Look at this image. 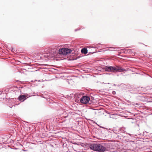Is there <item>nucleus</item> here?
<instances>
[{
  "mask_svg": "<svg viewBox=\"0 0 152 152\" xmlns=\"http://www.w3.org/2000/svg\"><path fill=\"white\" fill-rule=\"evenodd\" d=\"M91 149L99 152H103L107 150V148L99 143H93L90 146Z\"/></svg>",
  "mask_w": 152,
  "mask_h": 152,
  "instance_id": "f257e3e1",
  "label": "nucleus"
},
{
  "mask_svg": "<svg viewBox=\"0 0 152 152\" xmlns=\"http://www.w3.org/2000/svg\"><path fill=\"white\" fill-rule=\"evenodd\" d=\"M104 70L106 72H123L126 71V70L119 66H105Z\"/></svg>",
  "mask_w": 152,
  "mask_h": 152,
  "instance_id": "f03ea898",
  "label": "nucleus"
},
{
  "mask_svg": "<svg viewBox=\"0 0 152 152\" xmlns=\"http://www.w3.org/2000/svg\"><path fill=\"white\" fill-rule=\"evenodd\" d=\"M71 52L72 50L69 49L68 48H62L59 50L58 53L60 54L65 56L70 53Z\"/></svg>",
  "mask_w": 152,
  "mask_h": 152,
  "instance_id": "7ed1b4c3",
  "label": "nucleus"
},
{
  "mask_svg": "<svg viewBox=\"0 0 152 152\" xmlns=\"http://www.w3.org/2000/svg\"><path fill=\"white\" fill-rule=\"evenodd\" d=\"M90 100V97L87 96H82L80 99V102L81 103L86 104L88 103Z\"/></svg>",
  "mask_w": 152,
  "mask_h": 152,
  "instance_id": "20e7f679",
  "label": "nucleus"
},
{
  "mask_svg": "<svg viewBox=\"0 0 152 152\" xmlns=\"http://www.w3.org/2000/svg\"><path fill=\"white\" fill-rule=\"evenodd\" d=\"M18 99L21 102H23L26 99V96L25 95H20L18 97Z\"/></svg>",
  "mask_w": 152,
  "mask_h": 152,
  "instance_id": "39448f33",
  "label": "nucleus"
},
{
  "mask_svg": "<svg viewBox=\"0 0 152 152\" xmlns=\"http://www.w3.org/2000/svg\"><path fill=\"white\" fill-rule=\"evenodd\" d=\"M81 52L83 53L86 54L88 52V50L87 48H84L81 49Z\"/></svg>",
  "mask_w": 152,
  "mask_h": 152,
  "instance_id": "423d86ee",
  "label": "nucleus"
},
{
  "mask_svg": "<svg viewBox=\"0 0 152 152\" xmlns=\"http://www.w3.org/2000/svg\"><path fill=\"white\" fill-rule=\"evenodd\" d=\"M52 52L54 53V52L52 51H51V52H50V53L49 54V55H47L48 57L49 58H53V57H54V54H52Z\"/></svg>",
  "mask_w": 152,
  "mask_h": 152,
  "instance_id": "0eeeda50",
  "label": "nucleus"
},
{
  "mask_svg": "<svg viewBox=\"0 0 152 152\" xmlns=\"http://www.w3.org/2000/svg\"><path fill=\"white\" fill-rule=\"evenodd\" d=\"M111 48L112 49L111 50H113V49H116V50H119V49H120V48Z\"/></svg>",
  "mask_w": 152,
  "mask_h": 152,
  "instance_id": "6e6552de",
  "label": "nucleus"
},
{
  "mask_svg": "<svg viewBox=\"0 0 152 152\" xmlns=\"http://www.w3.org/2000/svg\"><path fill=\"white\" fill-rule=\"evenodd\" d=\"M140 88H138V89H139ZM138 89V88H134V89H133V90L134 91H137V90Z\"/></svg>",
  "mask_w": 152,
  "mask_h": 152,
  "instance_id": "1a4fd4ad",
  "label": "nucleus"
},
{
  "mask_svg": "<svg viewBox=\"0 0 152 152\" xmlns=\"http://www.w3.org/2000/svg\"><path fill=\"white\" fill-rule=\"evenodd\" d=\"M112 94L113 95H115L116 94V92L115 91H112Z\"/></svg>",
  "mask_w": 152,
  "mask_h": 152,
  "instance_id": "9d476101",
  "label": "nucleus"
},
{
  "mask_svg": "<svg viewBox=\"0 0 152 152\" xmlns=\"http://www.w3.org/2000/svg\"><path fill=\"white\" fill-rule=\"evenodd\" d=\"M127 51H129V53L130 52H131V51H132V50L131 49H128Z\"/></svg>",
  "mask_w": 152,
  "mask_h": 152,
  "instance_id": "9b49d317",
  "label": "nucleus"
},
{
  "mask_svg": "<svg viewBox=\"0 0 152 152\" xmlns=\"http://www.w3.org/2000/svg\"><path fill=\"white\" fill-rule=\"evenodd\" d=\"M21 89L20 90V92H21V91L23 90V87H21Z\"/></svg>",
  "mask_w": 152,
  "mask_h": 152,
  "instance_id": "f8f14e48",
  "label": "nucleus"
},
{
  "mask_svg": "<svg viewBox=\"0 0 152 152\" xmlns=\"http://www.w3.org/2000/svg\"><path fill=\"white\" fill-rule=\"evenodd\" d=\"M91 48H95V47H94L93 46H92V47H91Z\"/></svg>",
  "mask_w": 152,
  "mask_h": 152,
  "instance_id": "ddd939ff",
  "label": "nucleus"
},
{
  "mask_svg": "<svg viewBox=\"0 0 152 152\" xmlns=\"http://www.w3.org/2000/svg\"><path fill=\"white\" fill-rule=\"evenodd\" d=\"M78 30V29H75V31H77V30Z\"/></svg>",
  "mask_w": 152,
  "mask_h": 152,
  "instance_id": "4468645a",
  "label": "nucleus"
},
{
  "mask_svg": "<svg viewBox=\"0 0 152 152\" xmlns=\"http://www.w3.org/2000/svg\"><path fill=\"white\" fill-rule=\"evenodd\" d=\"M49 51H50V50L49 49Z\"/></svg>",
  "mask_w": 152,
  "mask_h": 152,
  "instance_id": "2eb2a0df",
  "label": "nucleus"
}]
</instances>
